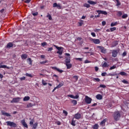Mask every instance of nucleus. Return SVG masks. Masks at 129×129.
Returning a JSON list of instances; mask_svg holds the SVG:
<instances>
[{
	"instance_id": "1",
	"label": "nucleus",
	"mask_w": 129,
	"mask_h": 129,
	"mask_svg": "<svg viewBox=\"0 0 129 129\" xmlns=\"http://www.w3.org/2000/svg\"><path fill=\"white\" fill-rule=\"evenodd\" d=\"M53 46L58 50L56 52V54H59V55H62V54H63V47L57 46L56 45H53Z\"/></svg>"
},
{
	"instance_id": "2",
	"label": "nucleus",
	"mask_w": 129,
	"mask_h": 129,
	"mask_svg": "<svg viewBox=\"0 0 129 129\" xmlns=\"http://www.w3.org/2000/svg\"><path fill=\"white\" fill-rule=\"evenodd\" d=\"M113 117H114V119L116 120V121H117V120H119V118H120V113H119V112L118 111L115 112L114 113Z\"/></svg>"
},
{
	"instance_id": "3",
	"label": "nucleus",
	"mask_w": 129,
	"mask_h": 129,
	"mask_svg": "<svg viewBox=\"0 0 129 129\" xmlns=\"http://www.w3.org/2000/svg\"><path fill=\"white\" fill-rule=\"evenodd\" d=\"M91 101H92V99H91V98L88 97V96H85V102L87 104H90V103H91Z\"/></svg>"
},
{
	"instance_id": "4",
	"label": "nucleus",
	"mask_w": 129,
	"mask_h": 129,
	"mask_svg": "<svg viewBox=\"0 0 129 129\" xmlns=\"http://www.w3.org/2000/svg\"><path fill=\"white\" fill-rule=\"evenodd\" d=\"M29 124H30V125H33V124L32 129H36L38 126V122H36L34 124V120H31L29 122Z\"/></svg>"
},
{
	"instance_id": "5",
	"label": "nucleus",
	"mask_w": 129,
	"mask_h": 129,
	"mask_svg": "<svg viewBox=\"0 0 129 129\" xmlns=\"http://www.w3.org/2000/svg\"><path fill=\"white\" fill-rule=\"evenodd\" d=\"M7 123V125H9V126H13V127H17V124H16L14 122L8 121L6 122Z\"/></svg>"
},
{
	"instance_id": "6",
	"label": "nucleus",
	"mask_w": 129,
	"mask_h": 129,
	"mask_svg": "<svg viewBox=\"0 0 129 129\" xmlns=\"http://www.w3.org/2000/svg\"><path fill=\"white\" fill-rule=\"evenodd\" d=\"M21 100V98L18 97L17 98H14L13 100L11 101V103H17L19 102Z\"/></svg>"
},
{
	"instance_id": "7",
	"label": "nucleus",
	"mask_w": 129,
	"mask_h": 129,
	"mask_svg": "<svg viewBox=\"0 0 129 129\" xmlns=\"http://www.w3.org/2000/svg\"><path fill=\"white\" fill-rule=\"evenodd\" d=\"M53 8H57V9H58V10H61L62 9V6H61V5L60 4H57L56 3H55L53 5Z\"/></svg>"
},
{
	"instance_id": "8",
	"label": "nucleus",
	"mask_w": 129,
	"mask_h": 129,
	"mask_svg": "<svg viewBox=\"0 0 129 129\" xmlns=\"http://www.w3.org/2000/svg\"><path fill=\"white\" fill-rule=\"evenodd\" d=\"M90 41L93 42L94 44H100V40L98 39L91 38Z\"/></svg>"
},
{
	"instance_id": "9",
	"label": "nucleus",
	"mask_w": 129,
	"mask_h": 129,
	"mask_svg": "<svg viewBox=\"0 0 129 129\" xmlns=\"http://www.w3.org/2000/svg\"><path fill=\"white\" fill-rule=\"evenodd\" d=\"M98 48L100 49L101 53H103V54H105V53H106V49H105L104 47L98 46Z\"/></svg>"
},
{
	"instance_id": "10",
	"label": "nucleus",
	"mask_w": 129,
	"mask_h": 129,
	"mask_svg": "<svg viewBox=\"0 0 129 129\" xmlns=\"http://www.w3.org/2000/svg\"><path fill=\"white\" fill-rule=\"evenodd\" d=\"M74 118H76V119H80L81 118V114L79 113H77L74 115Z\"/></svg>"
},
{
	"instance_id": "11",
	"label": "nucleus",
	"mask_w": 129,
	"mask_h": 129,
	"mask_svg": "<svg viewBox=\"0 0 129 129\" xmlns=\"http://www.w3.org/2000/svg\"><path fill=\"white\" fill-rule=\"evenodd\" d=\"M107 121V119L105 118L100 123V125H101V126H104L105 125V123Z\"/></svg>"
},
{
	"instance_id": "12",
	"label": "nucleus",
	"mask_w": 129,
	"mask_h": 129,
	"mask_svg": "<svg viewBox=\"0 0 129 129\" xmlns=\"http://www.w3.org/2000/svg\"><path fill=\"white\" fill-rule=\"evenodd\" d=\"M21 123L24 126V127H26V128H28V124L26 123V121L25 119L22 120H21Z\"/></svg>"
},
{
	"instance_id": "13",
	"label": "nucleus",
	"mask_w": 129,
	"mask_h": 129,
	"mask_svg": "<svg viewBox=\"0 0 129 129\" xmlns=\"http://www.w3.org/2000/svg\"><path fill=\"white\" fill-rule=\"evenodd\" d=\"M112 56L115 58L117 56V50H113L112 52Z\"/></svg>"
},
{
	"instance_id": "14",
	"label": "nucleus",
	"mask_w": 129,
	"mask_h": 129,
	"mask_svg": "<svg viewBox=\"0 0 129 129\" xmlns=\"http://www.w3.org/2000/svg\"><path fill=\"white\" fill-rule=\"evenodd\" d=\"M2 113L3 115H5L6 116H11V115L10 113H7L4 110L2 111Z\"/></svg>"
},
{
	"instance_id": "15",
	"label": "nucleus",
	"mask_w": 129,
	"mask_h": 129,
	"mask_svg": "<svg viewBox=\"0 0 129 129\" xmlns=\"http://www.w3.org/2000/svg\"><path fill=\"white\" fill-rule=\"evenodd\" d=\"M99 14H102V15H107V12L106 11H102L101 10H98L97 11Z\"/></svg>"
},
{
	"instance_id": "16",
	"label": "nucleus",
	"mask_w": 129,
	"mask_h": 129,
	"mask_svg": "<svg viewBox=\"0 0 129 129\" xmlns=\"http://www.w3.org/2000/svg\"><path fill=\"white\" fill-rule=\"evenodd\" d=\"M71 61V59H70V57L69 56L66 57V60H65L66 64L69 63H70Z\"/></svg>"
},
{
	"instance_id": "17",
	"label": "nucleus",
	"mask_w": 129,
	"mask_h": 129,
	"mask_svg": "<svg viewBox=\"0 0 129 129\" xmlns=\"http://www.w3.org/2000/svg\"><path fill=\"white\" fill-rule=\"evenodd\" d=\"M96 98L99 100H101V99H102V95L101 94H98L96 96Z\"/></svg>"
},
{
	"instance_id": "18",
	"label": "nucleus",
	"mask_w": 129,
	"mask_h": 129,
	"mask_svg": "<svg viewBox=\"0 0 129 129\" xmlns=\"http://www.w3.org/2000/svg\"><path fill=\"white\" fill-rule=\"evenodd\" d=\"M27 58H28V55L26 54H23L21 55V58L23 60H25V59H27Z\"/></svg>"
},
{
	"instance_id": "19",
	"label": "nucleus",
	"mask_w": 129,
	"mask_h": 129,
	"mask_svg": "<svg viewBox=\"0 0 129 129\" xmlns=\"http://www.w3.org/2000/svg\"><path fill=\"white\" fill-rule=\"evenodd\" d=\"M52 69H53V70H56V71H58V72H60V73H62V72H63L62 70L59 69L57 67H52Z\"/></svg>"
},
{
	"instance_id": "20",
	"label": "nucleus",
	"mask_w": 129,
	"mask_h": 129,
	"mask_svg": "<svg viewBox=\"0 0 129 129\" xmlns=\"http://www.w3.org/2000/svg\"><path fill=\"white\" fill-rule=\"evenodd\" d=\"M118 22H112L111 23L110 26L111 27H114V26H116V25H118Z\"/></svg>"
},
{
	"instance_id": "21",
	"label": "nucleus",
	"mask_w": 129,
	"mask_h": 129,
	"mask_svg": "<svg viewBox=\"0 0 129 129\" xmlns=\"http://www.w3.org/2000/svg\"><path fill=\"white\" fill-rule=\"evenodd\" d=\"M102 67H103V68L108 67V64H107L106 62H105L103 63H102Z\"/></svg>"
},
{
	"instance_id": "22",
	"label": "nucleus",
	"mask_w": 129,
	"mask_h": 129,
	"mask_svg": "<svg viewBox=\"0 0 129 129\" xmlns=\"http://www.w3.org/2000/svg\"><path fill=\"white\" fill-rule=\"evenodd\" d=\"M66 65L67 67V69H70V68H72V64L71 63H66Z\"/></svg>"
},
{
	"instance_id": "23",
	"label": "nucleus",
	"mask_w": 129,
	"mask_h": 129,
	"mask_svg": "<svg viewBox=\"0 0 129 129\" xmlns=\"http://www.w3.org/2000/svg\"><path fill=\"white\" fill-rule=\"evenodd\" d=\"M13 46V43H12V42H9L8 43L7 45V48H12Z\"/></svg>"
},
{
	"instance_id": "24",
	"label": "nucleus",
	"mask_w": 129,
	"mask_h": 129,
	"mask_svg": "<svg viewBox=\"0 0 129 129\" xmlns=\"http://www.w3.org/2000/svg\"><path fill=\"white\" fill-rule=\"evenodd\" d=\"M117 16L118 17H121L122 16V11H117Z\"/></svg>"
},
{
	"instance_id": "25",
	"label": "nucleus",
	"mask_w": 129,
	"mask_h": 129,
	"mask_svg": "<svg viewBox=\"0 0 129 129\" xmlns=\"http://www.w3.org/2000/svg\"><path fill=\"white\" fill-rule=\"evenodd\" d=\"M28 100H30L29 96H25L23 99V101H28Z\"/></svg>"
},
{
	"instance_id": "26",
	"label": "nucleus",
	"mask_w": 129,
	"mask_h": 129,
	"mask_svg": "<svg viewBox=\"0 0 129 129\" xmlns=\"http://www.w3.org/2000/svg\"><path fill=\"white\" fill-rule=\"evenodd\" d=\"M71 101L73 105H76V104H77V101H76V100H71Z\"/></svg>"
},
{
	"instance_id": "27",
	"label": "nucleus",
	"mask_w": 129,
	"mask_h": 129,
	"mask_svg": "<svg viewBox=\"0 0 129 129\" xmlns=\"http://www.w3.org/2000/svg\"><path fill=\"white\" fill-rule=\"evenodd\" d=\"M116 3H117L116 6V7H119V6H121V4L120 3V2H119V0H115Z\"/></svg>"
},
{
	"instance_id": "28",
	"label": "nucleus",
	"mask_w": 129,
	"mask_h": 129,
	"mask_svg": "<svg viewBox=\"0 0 129 129\" xmlns=\"http://www.w3.org/2000/svg\"><path fill=\"white\" fill-rule=\"evenodd\" d=\"M72 125H73V126H75L76 125V121L74 120V119L73 118L71 122Z\"/></svg>"
},
{
	"instance_id": "29",
	"label": "nucleus",
	"mask_w": 129,
	"mask_h": 129,
	"mask_svg": "<svg viewBox=\"0 0 129 129\" xmlns=\"http://www.w3.org/2000/svg\"><path fill=\"white\" fill-rule=\"evenodd\" d=\"M88 3L90 4V5H96V3L92 1H88Z\"/></svg>"
},
{
	"instance_id": "30",
	"label": "nucleus",
	"mask_w": 129,
	"mask_h": 129,
	"mask_svg": "<svg viewBox=\"0 0 129 129\" xmlns=\"http://www.w3.org/2000/svg\"><path fill=\"white\" fill-rule=\"evenodd\" d=\"M1 68H4V69L7 68V69H10V67H7L6 65H1V66H0V69Z\"/></svg>"
},
{
	"instance_id": "31",
	"label": "nucleus",
	"mask_w": 129,
	"mask_h": 129,
	"mask_svg": "<svg viewBox=\"0 0 129 129\" xmlns=\"http://www.w3.org/2000/svg\"><path fill=\"white\" fill-rule=\"evenodd\" d=\"M64 84L62 83H60L57 86H56V88H60V87H62V86H63Z\"/></svg>"
},
{
	"instance_id": "32",
	"label": "nucleus",
	"mask_w": 129,
	"mask_h": 129,
	"mask_svg": "<svg viewBox=\"0 0 129 129\" xmlns=\"http://www.w3.org/2000/svg\"><path fill=\"white\" fill-rule=\"evenodd\" d=\"M120 75H121V76H126V74L125 72H121L119 73Z\"/></svg>"
},
{
	"instance_id": "33",
	"label": "nucleus",
	"mask_w": 129,
	"mask_h": 129,
	"mask_svg": "<svg viewBox=\"0 0 129 129\" xmlns=\"http://www.w3.org/2000/svg\"><path fill=\"white\" fill-rule=\"evenodd\" d=\"M98 127H99V126L98 124H95L93 126V129H98Z\"/></svg>"
},
{
	"instance_id": "34",
	"label": "nucleus",
	"mask_w": 129,
	"mask_h": 129,
	"mask_svg": "<svg viewBox=\"0 0 129 129\" xmlns=\"http://www.w3.org/2000/svg\"><path fill=\"white\" fill-rule=\"evenodd\" d=\"M46 63H48V60H45V61L40 62V64H46Z\"/></svg>"
},
{
	"instance_id": "35",
	"label": "nucleus",
	"mask_w": 129,
	"mask_h": 129,
	"mask_svg": "<svg viewBox=\"0 0 129 129\" xmlns=\"http://www.w3.org/2000/svg\"><path fill=\"white\" fill-rule=\"evenodd\" d=\"M93 80L94 81H97V82H99V81H100V79H99V78H95L93 79Z\"/></svg>"
},
{
	"instance_id": "36",
	"label": "nucleus",
	"mask_w": 129,
	"mask_h": 129,
	"mask_svg": "<svg viewBox=\"0 0 129 129\" xmlns=\"http://www.w3.org/2000/svg\"><path fill=\"white\" fill-rule=\"evenodd\" d=\"M84 7H85V8H88L90 7V5L85 3V4H84Z\"/></svg>"
},
{
	"instance_id": "37",
	"label": "nucleus",
	"mask_w": 129,
	"mask_h": 129,
	"mask_svg": "<svg viewBox=\"0 0 129 129\" xmlns=\"http://www.w3.org/2000/svg\"><path fill=\"white\" fill-rule=\"evenodd\" d=\"M32 106H34V104H33L32 103H30L27 105V107H32Z\"/></svg>"
},
{
	"instance_id": "38",
	"label": "nucleus",
	"mask_w": 129,
	"mask_h": 129,
	"mask_svg": "<svg viewBox=\"0 0 129 129\" xmlns=\"http://www.w3.org/2000/svg\"><path fill=\"white\" fill-rule=\"evenodd\" d=\"M121 82H122V83H124V84H128V82H127V81L125 80V79L122 80Z\"/></svg>"
},
{
	"instance_id": "39",
	"label": "nucleus",
	"mask_w": 129,
	"mask_h": 129,
	"mask_svg": "<svg viewBox=\"0 0 129 129\" xmlns=\"http://www.w3.org/2000/svg\"><path fill=\"white\" fill-rule=\"evenodd\" d=\"M127 18V14H124L122 16V19H126Z\"/></svg>"
},
{
	"instance_id": "40",
	"label": "nucleus",
	"mask_w": 129,
	"mask_h": 129,
	"mask_svg": "<svg viewBox=\"0 0 129 129\" xmlns=\"http://www.w3.org/2000/svg\"><path fill=\"white\" fill-rule=\"evenodd\" d=\"M27 61H29V65H32V59L31 58H28L27 59Z\"/></svg>"
},
{
	"instance_id": "41",
	"label": "nucleus",
	"mask_w": 129,
	"mask_h": 129,
	"mask_svg": "<svg viewBox=\"0 0 129 129\" xmlns=\"http://www.w3.org/2000/svg\"><path fill=\"white\" fill-rule=\"evenodd\" d=\"M46 18H48L49 20H52V16L49 14L46 16Z\"/></svg>"
},
{
	"instance_id": "42",
	"label": "nucleus",
	"mask_w": 129,
	"mask_h": 129,
	"mask_svg": "<svg viewBox=\"0 0 129 129\" xmlns=\"http://www.w3.org/2000/svg\"><path fill=\"white\" fill-rule=\"evenodd\" d=\"M25 75H26V76H27L28 77H31V78L33 77V76L31 74L26 73Z\"/></svg>"
},
{
	"instance_id": "43",
	"label": "nucleus",
	"mask_w": 129,
	"mask_h": 129,
	"mask_svg": "<svg viewBox=\"0 0 129 129\" xmlns=\"http://www.w3.org/2000/svg\"><path fill=\"white\" fill-rule=\"evenodd\" d=\"M118 44V43L117 42V41L114 42L113 43V47H115V46H116Z\"/></svg>"
},
{
	"instance_id": "44",
	"label": "nucleus",
	"mask_w": 129,
	"mask_h": 129,
	"mask_svg": "<svg viewBox=\"0 0 129 129\" xmlns=\"http://www.w3.org/2000/svg\"><path fill=\"white\" fill-rule=\"evenodd\" d=\"M75 59L77 60V61H82L83 60V58H76Z\"/></svg>"
},
{
	"instance_id": "45",
	"label": "nucleus",
	"mask_w": 129,
	"mask_h": 129,
	"mask_svg": "<svg viewBox=\"0 0 129 129\" xmlns=\"http://www.w3.org/2000/svg\"><path fill=\"white\" fill-rule=\"evenodd\" d=\"M115 68H116V66H113L110 68L109 70H112L113 69H115Z\"/></svg>"
},
{
	"instance_id": "46",
	"label": "nucleus",
	"mask_w": 129,
	"mask_h": 129,
	"mask_svg": "<svg viewBox=\"0 0 129 129\" xmlns=\"http://www.w3.org/2000/svg\"><path fill=\"white\" fill-rule=\"evenodd\" d=\"M111 32H113V31H115V30H116V27H112V28H111L110 29Z\"/></svg>"
},
{
	"instance_id": "47",
	"label": "nucleus",
	"mask_w": 129,
	"mask_h": 129,
	"mask_svg": "<svg viewBox=\"0 0 129 129\" xmlns=\"http://www.w3.org/2000/svg\"><path fill=\"white\" fill-rule=\"evenodd\" d=\"M99 31H100V29H94V32H95V33H98V32H99Z\"/></svg>"
},
{
	"instance_id": "48",
	"label": "nucleus",
	"mask_w": 129,
	"mask_h": 129,
	"mask_svg": "<svg viewBox=\"0 0 129 129\" xmlns=\"http://www.w3.org/2000/svg\"><path fill=\"white\" fill-rule=\"evenodd\" d=\"M53 50V47H50L47 49V52H51Z\"/></svg>"
},
{
	"instance_id": "49",
	"label": "nucleus",
	"mask_w": 129,
	"mask_h": 129,
	"mask_svg": "<svg viewBox=\"0 0 129 129\" xmlns=\"http://www.w3.org/2000/svg\"><path fill=\"white\" fill-rule=\"evenodd\" d=\"M42 83L43 85H44V86L47 85V83H46L45 82V81H44V80H42Z\"/></svg>"
},
{
	"instance_id": "50",
	"label": "nucleus",
	"mask_w": 129,
	"mask_h": 129,
	"mask_svg": "<svg viewBox=\"0 0 129 129\" xmlns=\"http://www.w3.org/2000/svg\"><path fill=\"white\" fill-rule=\"evenodd\" d=\"M100 87L101 88H105L106 86H105V85H100Z\"/></svg>"
},
{
	"instance_id": "51",
	"label": "nucleus",
	"mask_w": 129,
	"mask_h": 129,
	"mask_svg": "<svg viewBox=\"0 0 129 129\" xmlns=\"http://www.w3.org/2000/svg\"><path fill=\"white\" fill-rule=\"evenodd\" d=\"M91 36H92V37H96V34H95V33H94V32H92L91 33Z\"/></svg>"
},
{
	"instance_id": "52",
	"label": "nucleus",
	"mask_w": 129,
	"mask_h": 129,
	"mask_svg": "<svg viewBox=\"0 0 129 129\" xmlns=\"http://www.w3.org/2000/svg\"><path fill=\"white\" fill-rule=\"evenodd\" d=\"M63 113L65 114L66 116H67V115H68V112H67V111L66 110H63Z\"/></svg>"
},
{
	"instance_id": "53",
	"label": "nucleus",
	"mask_w": 129,
	"mask_h": 129,
	"mask_svg": "<svg viewBox=\"0 0 129 129\" xmlns=\"http://www.w3.org/2000/svg\"><path fill=\"white\" fill-rule=\"evenodd\" d=\"M68 97H70L71 98H73L74 99V95H68Z\"/></svg>"
},
{
	"instance_id": "54",
	"label": "nucleus",
	"mask_w": 129,
	"mask_h": 129,
	"mask_svg": "<svg viewBox=\"0 0 129 129\" xmlns=\"http://www.w3.org/2000/svg\"><path fill=\"white\" fill-rule=\"evenodd\" d=\"M123 57H125L126 56V51H124L122 54Z\"/></svg>"
},
{
	"instance_id": "55",
	"label": "nucleus",
	"mask_w": 129,
	"mask_h": 129,
	"mask_svg": "<svg viewBox=\"0 0 129 129\" xmlns=\"http://www.w3.org/2000/svg\"><path fill=\"white\" fill-rule=\"evenodd\" d=\"M78 98H79V96L78 95L74 96V99H77Z\"/></svg>"
},
{
	"instance_id": "56",
	"label": "nucleus",
	"mask_w": 129,
	"mask_h": 129,
	"mask_svg": "<svg viewBox=\"0 0 129 129\" xmlns=\"http://www.w3.org/2000/svg\"><path fill=\"white\" fill-rule=\"evenodd\" d=\"M84 63H85V64H86V63H91V61L88 60V59H86V60H85Z\"/></svg>"
},
{
	"instance_id": "57",
	"label": "nucleus",
	"mask_w": 129,
	"mask_h": 129,
	"mask_svg": "<svg viewBox=\"0 0 129 129\" xmlns=\"http://www.w3.org/2000/svg\"><path fill=\"white\" fill-rule=\"evenodd\" d=\"M32 15H33V16H34V17H35V16H38V12L32 13Z\"/></svg>"
},
{
	"instance_id": "58",
	"label": "nucleus",
	"mask_w": 129,
	"mask_h": 129,
	"mask_svg": "<svg viewBox=\"0 0 129 129\" xmlns=\"http://www.w3.org/2000/svg\"><path fill=\"white\" fill-rule=\"evenodd\" d=\"M20 80H21V81H23V80H26V77H21L20 78Z\"/></svg>"
},
{
	"instance_id": "59",
	"label": "nucleus",
	"mask_w": 129,
	"mask_h": 129,
	"mask_svg": "<svg viewBox=\"0 0 129 129\" xmlns=\"http://www.w3.org/2000/svg\"><path fill=\"white\" fill-rule=\"evenodd\" d=\"M73 78H75V79H76V81H77V80H78V76H74Z\"/></svg>"
},
{
	"instance_id": "60",
	"label": "nucleus",
	"mask_w": 129,
	"mask_h": 129,
	"mask_svg": "<svg viewBox=\"0 0 129 129\" xmlns=\"http://www.w3.org/2000/svg\"><path fill=\"white\" fill-rule=\"evenodd\" d=\"M106 74H107L106 72L102 73L101 74V76H106Z\"/></svg>"
},
{
	"instance_id": "61",
	"label": "nucleus",
	"mask_w": 129,
	"mask_h": 129,
	"mask_svg": "<svg viewBox=\"0 0 129 129\" xmlns=\"http://www.w3.org/2000/svg\"><path fill=\"white\" fill-rule=\"evenodd\" d=\"M42 46H47V43L46 42H43L41 43Z\"/></svg>"
},
{
	"instance_id": "62",
	"label": "nucleus",
	"mask_w": 129,
	"mask_h": 129,
	"mask_svg": "<svg viewBox=\"0 0 129 129\" xmlns=\"http://www.w3.org/2000/svg\"><path fill=\"white\" fill-rule=\"evenodd\" d=\"M31 0H26L25 1V4H30Z\"/></svg>"
},
{
	"instance_id": "63",
	"label": "nucleus",
	"mask_w": 129,
	"mask_h": 129,
	"mask_svg": "<svg viewBox=\"0 0 129 129\" xmlns=\"http://www.w3.org/2000/svg\"><path fill=\"white\" fill-rule=\"evenodd\" d=\"M5 9H3L1 10H0V13H1V14H3V13L5 12Z\"/></svg>"
},
{
	"instance_id": "64",
	"label": "nucleus",
	"mask_w": 129,
	"mask_h": 129,
	"mask_svg": "<svg viewBox=\"0 0 129 129\" xmlns=\"http://www.w3.org/2000/svg\"><path fill=\"white\" fill-rule=\"evenodd\" d=\"M102 26H105V25H106V22H105V21L102 22Z\"/></svg>"
}]
</instances>
